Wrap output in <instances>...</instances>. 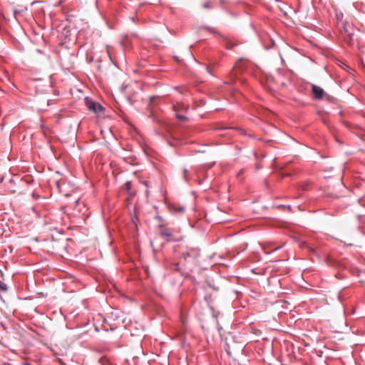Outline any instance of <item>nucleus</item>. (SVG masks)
<instances>
[{
	"mask_svg": "<svg viewBox=\"0 0 365 365\" xmlns=\"http://www.w3.org/2000/svg\"><path fill=\"white\" fill-rule=\"evenodd\" d=\"M200 250L197 248L188 247L182 252L181 261L190 271L198 264Z\"/></svg>",
	"mask_w": 365,
	"mask_h": 365,
	"instance_id": "nucleus-1",
	"label": "nucleus"
},
{
	"mask_svg": "<svg viewBox=\"0 0 365 365\" xmlns=\"http://www.w3.org/2000/svg\"><path fill=\"white\" fill-rule=\"evenodd\" d=\"M235 45L231 42H227L226 44V48L232 49Z\"/></svg>",
	"mask_w": 365,
	"mask_h": 365,
	"instance_id": "nucleus-13",
	"label": "nucleus"
},
{
	"mask_svg": "<svg viewBox=\"0 0 365 365\" xmlns=\"http://www.w3.org/2000/svg\"><path fill=\"white\" fill-rule=\"evenodd\" d=\"M238 68L242 70V68H241V60H240V61L236 63L235 66L233 68V70H232V71L231 75H232V76H237Z\"/></svg>",
	"mask_w": 365,
	"mask_h": 365,
	"instance_id": "nucleus-8",
	"label": "nucleus"
},
{
	"mask_svg": "<svg viewBox=\"0 0 365 365\" xmlns=\"http://www.w3.org/2000/svg\"><path fill=\"white\" fill-rule=\"evenodd\" d=\"M175 267H176V269H177V270H180V268H179V264H175Z\"/></svg>",
	"mask_w": 365,
	"mask_h": 365,
	"instance_id": "nucleus-17",
	"label": "nucleus"
},
{
	"mask_svg": "<svg viewBox=\"0 0 365 365\" xmlns=\"http://www.w3.org/2000/svg\"><path fill=\"white\" fill-rule=\"evenodd\" d=\"M202 7L205 9H211L212 8V1L207 0L202 4Z\"/></svg>",
	"mask_w": 365,
	"mask_h": 365,
	"instance_id": "nucleus-10",
	"label": "nucleus"
},
{
	"mask_svg": "<svg viewBox=\"0 0 365 365\" xmlns=\"http://www.w3.org/2000/svg\"><path fill=\"white\" fill-rule=\"evenodd\" d=\"M26 10H27L26 7H21L19 9H15L14 10V16L15 19L18 20L19 16Z\"/></svg>",
	"mask_w": 365,
	"mask_h": 365,
	"instance_id": "nucleus-6",
	"label": "nucleus"
},
{
	"mask_svg": "<svg viewBox=\"0 0 365 365\" xmlns=\"http://www.w3.org/2000/svg\"><path fill=\"white\" fill-rule=\"evenodd\" d=\"M344 34L346 35V36H344V38L345 39V41H348L349 43H350V41H351L352 39V37H351V34H350L346 26V25L344 26Z\"/></svg>",
	"mask_w": 365,
	"mask_h": 365,
	"instance_id": "nucleus-7",
	"label": "nucleus"
},
{
	"mask_svg": "<svg viewBox=\"0 0 365 365\" xmlns=\"http://www.w3.org/2000/svg\"><path fill=\"white\" fill-rule=\"evenodd\" d=\"M170 210L172 212L176 213V212H183L185 210V207L176 205V204H172L169 207Z\"/></svg>",
	"mask_w": 365,
	"mask_h": 365,
	"instance_id": "nucleus-5",
	"label": "nucleus"
},
{
	"mask_svg": "<svg viewBox=\"0 0 365 365\" xmlns=\"http://www.w3.org/2000/svg\"><path fill=\"white\" fill-rule=\"evenodd\" d=\"M312 93L315 99L320 100L323 98L324 91L321 87L312 85Z\"/></svg>",
	"mask_w": 365,
	"mask_h": 365,
	"instance_id": "nucleus-3",
	"label": "nucleus"
},
{
	"mask_svg": "<svg viewBox=\"0 0 365 365\" xmlns=\"http://www.w3.org/2000/svg\"><path fill=\"white\" fill-rule=\"evenodd\" d=\"M176 118L181 120H184L186 119V118L185 116L181 115L180 114H176Z\"/></svg>",
	"mask_w": 365,
	"mask_h": 365,
	"instance_id": "nucleus-15",
	"label": "nucleus"
},
{
	"mask_svg": "<svg viewBox=\"0 0 365 365\" xmlns=\"http://www.w3.org/2000/svg\"><path fill=\"white\" fill-rule=\"evenodd\" d=\"M160 235L167 238H170L173 236V232L172 230L170 228H168L165 226H160Z\"/></svg>",
	"mask_w": 365,
	"mask_h": 365,
	"instance_id": "nucleus-4",
	"label": "nucleus"
},
{
	"mask_svg": "<svg viewBox=\"0 0 365 365\" xmlns=\"http://www.w3.org/2000/svg\"><path fill=\"white\" fill-rule=\"evenodd\" d=\"M187 108L188 107L187 106H185L182 103H178L176 106H174V109L176 111H178V110H182V109L187 110Z\"/></svg>",
	"mask_w": 365,
	"mask_h": 365,
	"instance_id": "nucleus-9",
	"label": "nucleus"
},
{
	"mask_svg": "<svg viewBox=\"0 0 365 365\" xmlns=\"http://www.w3.org/2000/svg\"><path fill=\"white\" fill-rule=\"evenodd\" d=\"M6 286L2 283V282L0 280V291H6Z\"/></svg>",
	"mask_w": 365,
	"mask_h": 365,
	"instance_id": "nucleus-14",
	"label": "nucleus"
},
{
	"mask_svg": "<svg viewBox=\"0 0 365 365\" xmlns=\"http://www.w3.org/2000/svg\"><path fill=\"white\" fill-rule=\"evenodd\" d=\"M237 130H238L241 134L246 135L245 130L242 128H235Z\"/></svg>",
	"mask_w": 365,
	"mask_h": 365,
	"instance_id": "nucleus-16",
	"label": "nucleus"
},
{
	"mask_svg": "<svg viewBox=\"0 0 365 365\" xmlns=\"http://www.w3.org/2000/svg\"><path fill=\"white\" fill-rule=\"evenodd\" d=\"M183 178L186 181H188L190 180V176L188 174V170L187 169H185L183 171Z\"/></svg>",
	"mask_w": 365,
	"mask_h": 365,
	"instance_id": "nucleus-11",
	"label": "nucleus"
},
{
	"mask_svg": "<svg viewBox=\"0 0 365 365\" xmlns=\"http://www.w3.org/2000/svg\"><path fill=\"white\" fill-rule=\"evenodd\" d=\"M85 101H86V105L87 108L91 111H93L96 113H98L103 110V108L101 104L95 102L94 101H93L91 99L86 98Z\"/></svg>",
	"mask_w": 365,
	"mask_h": 365,
	"instance_id": "nucleus-2",
	"label": "nucleus"
},
{
	"mask_svg": "<svg viewBox=\"0 0 365 365\" xmlns=\"http://www.w3.org/2000/svg\"><path fill=\"white\" fill-rule=\"evenodd\" d=\"M125 188L126 189V190L130 192V190H131V183L130 182H126L125 183Z\"/></svg>",
	"mask_w": 365,
	"mask_h": 365,
	"instance_id": "nucleus-12",
	"label": "nucleus"
}]
</instances>
